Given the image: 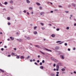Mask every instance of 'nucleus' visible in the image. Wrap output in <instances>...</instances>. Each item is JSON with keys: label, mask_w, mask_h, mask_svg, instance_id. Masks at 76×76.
<instances>
[{"label": "nucleus", "mask_w": 76, "mask_h": 76, "mask_svg": "<svg viewBox=\"0 0 76 76\" xmlns=\"http://www.w3.org/2000/svg\"><path fill=\"white\" fill-rule=\"evenodd\" d=\"M10 39H11V41H13L14 40V39H15L14 38L12 37H10Z\"/></svg>", "instance_id": "f257e3e1"}, {"label": "nucleus", "mask_w": 76, "mask_h": 76, "mask_svg": "<svg viewBox=\"0 0 76 76\" xmlns=\"http://www.w3.org/2000/svg\"><path fill=\"white\" fill-rule=\"evenodd\" d=\"M45 50L48 51H50V52H51L52 51L51 50H49L47 48H45Z\"/></svg>", "instance_id": "f03ea898"}, {"label": "nucleus", "mask_w": 76, "mask_h": 76, "mask_svg": "<svg viewBox=\"0 0 76 76\" xmlns=\"http://www.w3.org/2000/svg\"><path fill=\"white\" fill-rule=\"evenodd\" d=\"M35 46L36 47H37V48H40V46L38 45H36Z\"/></svg>", "instance_id": "7ed1b4c3"}, {"label": "nucleus", "mask_w": 76, "mask_h": 76, "mask_svg": "<svg viewBox=\"0 0 76 76\" xmlns=\"http://www.w3.org/2000/svg\"><path fill=\"white\" fill-rule=\"evenodd\" d=\"M0 71H1V72H2V73H4V70L0 69Z\"/></svg>", "instance_id": "20e7f679"}, {"label": "nucleus", "mask_w": 76, "mask_h": 76, "mask_svg": "<svg viewBox=\"0 0 76 76\" xmlns=\"http://www.w3.org/2000/svg\"><path fill=\"white\" fill-rule=\"evenodd\" d=\"M27 39H28V40H30V39H31V38L29 37H28L27 38Z\"/></svg>", "instance_id": "39448f33"}, {"label": "nucleus", "mask_w": 76, "mask_h": 76, "mask_svg": "<svg viewBox=\"0 0 76 76\" xmlns=\"http://www.w3.org/2000/svg\"><path fill=\"white\" fill-rule=\"evenodd\" d=\"M40 53H42V54H43L44 55H45V53H44L42 51H40Z\"/></svg>", "instance_id": "423d86ee"}, {"label": "nucleus", "mask_w": 76, "mask_h": 76, "mask_svg": "<svg viewBox=\"0 0 76 76\" xmlns=\"http://www.w3.org/2000/svg\"><path fill=\"white\" fill-rule=\"evenodd\" d=\"M55 36H56L55 35V34H52L51 36L52 37H53V38H54V37H55Z\"/></svg>", "instance_id": "0eeeda50"}, {"label": "nucleus", "mask_w": 76, "mask_h": 76, "mask_svg": "<svg viewBox=\"0 0 76 76\" xmlns=\"http://www.w3.org/2000/svg\"><path fill=\"white\" fill-rule=\"evenodd\" d=\"M36 4H37L38 6H39V5H41V4H39V3H38V2H37L36 3Z\"/></svg>", "instance_id": "6e6552de"}, {"label": "nucleus", "mask_w": 76, "mask_h": 76, "mask_svg": "<svg viewBox=\"0 0 76 76\" xmlns=\"http://www.w3.org/2000/svg\"><path fill=\"white\" fill-rule=\"evenodd\" d=\"M26 2L27 3H30V1H29L28 0H27Z\"/></svg>", "instance_id": "1a4fd4ad"}, {"label": "nucleus", "mask_w": 76, "mask_h": 76, "mask_svg": "<svg viewBox=\"0 0 76 76\" xmlns=\"http://www.w3.org/2000/svg\"><path fill=\"white\" fill-rule=\"evenodd\" d=\"M20 58L22 59H23V58H24V57H23V56H21L20 57Z\"/></svg>", "instance_id": "9d476101"}, {"label": "nucleus", "mask_w": 76, "mask_h": 76, "mask_svg": "<svg viewBox=\"0 0 76 76\" xmlns=\"http://www.w3.org/2000/svg\"><path fill=\"white\" fill-rule=\"evenodd\" d=\"M40 69H43L44 67H43V66H41L40 67Z\"/></svg>", "instance_id": "9b49d317"}, {"label": "nucleus", "mask_w": 76, "mask_h": 76, "mask_svg": "<svg viewBox=\"0 0 76 76\" xmlns=\"http://www.w3.org/2000/svg\"><path fill=\"white\" fill-rule=\"evenodd\" d=\"M43 14H44V12H41L40 15H42Z\"/></svg>", "instance_id": "f8f14e48"}, {"label": "nucleus", "mask_w": 76, "mask_h": 76, "mask_svg": "<svg viewBox=\"0 0 76 76\" xmlns=\"http://www.w3.org/2000/svg\"><path fill=\"white\" fill-rule=\"evenodd\" d=\"M34 34L36 35V34H37V32L35 31L34 32Z\"/></svg>", "instance_id": "ddd939ff"}, {"label": "nucleus", "mask_w": 76, "mask_h": 76, "mask_svg": "<svg viewBox=\"0 0 76 76\" xmlns=\"http://www.w3.org/2000/svg\"><path fill=\"white\" fill-rule=\"evenodd\" d=\"M56 67L57 69H59V66H58V65H57Z\"/></svg>", "instance_id": "4468645a"}, {"label": "nucleus", "mask_w": 76, "mask_h": 76, "mask_svg": "<svg viewBox=\"0 0 76 76\" xmlns=\"http://www.w3.org/2000/svg\"><path fill=\"white\" fill-rule=\"evenodd\" d=\"M11 55H12V56H15V54L14 53L12 52V53Z\"/></svg>", "instance_id": "2eb2a0df"}, {"label": "nucleus", "mask_w": 76, "mask_h": 76, "mask_svg": "<svg viewBox=\"0 0 76 76\" xmlns=\"http://www.w3.org/2000/svg\"><path fill=\"white\" fill-rule=\"evenodd\" d=\"M54 61L56 62H58V61L55 59Z\"/></svg>", "instance_id": "dca6fc26"}, {"label": "nucleus", "mask_w": 76, "mask_h": 76, "mask_svg": "<svg viewBox=\"0 0 76 76\" xmlns=\"http://www.w3.org/2000/svg\"><path fill=\"white\" fill-rule=\"evenodd\" d=\"M17 40H18V41H19L20 42H21V41H22V40L20 39H17Z\"/></svg>", "instance_id": "f3484780"}, {"label": "nucleus", "mask_w": 76, "mask_h": 76, "mask_svg": "<svg viewBox=\"0 0 76 76\" xmlns=\"http://www.w3.org/2000/svg\"><path fill=\"white\" fill-rule=\"evenodd\" d=\"M51 59L52 60H53V61H54V60L55 59H54V58H52V57H51Z\"/></svg>", "instance_id": "a211bd4d"}, {"label": "nucleus", "mask_w": 76, "mask_h": 76, "mask_svg": "<svg viewBox=\"0 0 76 76\" xmlns=\"http://www.w3.org/2000/svg\"><path fill=\"white\" fill-rule=\"evenodd\" d=\"M61 70L62 71H64V70H65V69H61Z\"/></svg>", "instance_id": "6ab92c4d"}, {"label": "nucleus", "mask_w": 76, "mask_h": 76, "mask_svg": "<svg viewBox=\"0 0 76 76\" xmlns=\"http://www.w3.org/2000/svg\"><path fill=\"white\" fill-rule=\"evenodd\" d=\"M7 19L8 20H10V17H8L7 18Z\"/></svg>", "instance_id": "aec40b11"}, {"label": "nucleus", "mask_w": 76, "mask_h": 76, "mask_svg": "<svg viewBox=\"0 0 76 76\" xmlns=\"http://www.w3.org/2000/svg\"><path fill=\"white\" fill-rule=\"evenodd\" d=\"M4 4L5 5L7 4V2H4Z\"/></svg>", "instance_id": "412c9836"}, {"label": "nucleus", "mask_w": 76, "mask_h": 76, "mask_svg": "<svg viewBox=\"0 0 76 76\" xmlns=\"http://www.w3.org/2000/svg\"><path fill=\"white\" fill-rule=\"evenodd\" d=\"M29 10H32V7H29Z\"/></svg>", "instance_id": "4be33fe9"}, {"label": "nucleus", "mask_w": 76, "mask_h": 76, "mask_svg": "<svg viewBox=\"0 0 76 76\" xmlns=\"http://www.w3.org/2000/svg\"><path fill=\"white\" fill-rule=\"evenodd\" d=\"M29 58H30V56H28L27 58V59H29Z\"/></svg>", "instance_id": "5701e85b"}, {"label": "nucleus", "mask_w": 76, "mask_h": 76, "mask_svg": "<svg viewBox=\"0 0 76 76\" xmlns=\"http://www.w3.org/2000/svg\"><path fill=\"white\" fill-rule=\"evenodd\" d=\"M7 57H11V55H9L7 56Z\"/></svg>", "instance_id": "b1692460"}, {"label": "nucleus", "mask_w": 76, "mask_h": 76, "mask_svg": "<svg viewBox=\"0 0 76 76\" xmlns=\"http://www.w3.org/2000/svg\"><path fill=\"white\" fill-rule=\"evenodd\" d=\"M17 58L19 59V56H17Z\"/></svg>", "instance_id": "393cba45"}, {"label": "nucleus", "mask_w": 76, "mask_h": 76, "mask_svg": "<svg viewBox=\"0 0 76 76\" xmlns=\"http://www.w3.org/2000/svg\"><path fill=\"white\" fill-rule=\"evenodd\" d=\"M10 3H13V1H11L10 2Z\"/></svg>", "instance_id": "a878e982"}, {"label": "nucleus", "mask_w": 76, "mask_h": 76, "mask_svg": "<svg viewBox=\"0 0 76 76\" xmlns=\"http://www.w3.org/2000/svg\"><path fill=\"white\" fill-rule=\"evenodd\" d=\"M72 5L73 6H74V7H75V6L76 5H75V4H72Z\"/></svg>", "instance_id": "bb28decb"}, {"label": "nucleus", "mask_w": 76, "mask_h": 76, "mask_svg": "<svg viewBox=\"0 0 76 76\" xmlns=\"http://www.w3.org/2000/svg\"><path fill=\"white\" fill-rule=\"evenodd\" d=\"M51 76H54V74H51Z\"/></svg>", "instance_id": "cd10ccee"}, {"label": "nucleus", "mask_w": 76, "mask_h": 76, "mask_svg": "<svg viewBox=\"0 0 76 76\" xmlns=\"http://www.w3.org/2000/svg\"><path fill=\"white\" fill-rule=\"evenodd\" d=\"M42 30H44V29H45V28L44 27H42Z\"/></svg>", "instance_id": "c85d7f7f"}, {"label": "nucleus", "mask_w": 76, "mask_h": 76, "mask_svg": "<svg viewBox=\"0 0 76 76\" xmlns=\"http://www.w3.org/2000/svg\"><path fill=\"white\" fill-rule=\"evenodd\" d=\"M24 13H26V11L24 10L23 11Z\"/></svg>", "instance_id": "c756f323"}, {"label": "nucleus", "mask_w": 76, "mask_h": 76, "mask_svg": "<svg viewBox=\"0 0 76 76\" xmlns=\"http://www.w3.org/2000/svg\"><path fill=\"white\" fill-rule=\"evenodd\" d=\"M58 42H61L60 41H58L56 43H58Z\"/></svg>", "instance_id": "7c9ffc66"}, {"label": "nucleus", "mask_w": 76, "mask_h": 76, "mask_svg": "<svg viewBox=\"0 0 76 76\" xmlns=\"http://www.w3.org/2000/svg\"><path fill=\"white\" fill-rule=\"evenodd\" d=\"M59 30H60V29H59V28H57L56 29V31H59Z\"/></svg>", "instance_id": "2f4dec72"}, {"label": "nucleus", "mask_w": 76, "mask_h": 76, "mask_svg": "<svg viewBox=\"0 0 76 76\" xmlns=\"http://www.w3.org/2000/svg\"><path fill=\"white\" fill-rule=\"evenodd\" d=\"M42 63H45V61L44 60L42 61Z\"/></svg>", "instance_id": "473e14b6"}, {"label": "nucleus", "mask_w": 76, "mask_h": 76, "mask_svg": "<svg viewBox=\"0 0 76 76\" xmlns=\"http://www.w3.org/2000/svg\"><path fill=\"white\" fill-rule=\"evenodd\" d=\"M65 46H67V44L66 43H65Z\"/></svg>", "instance_id": "72a5a7b5"}, {"label": "nucleus", "mask_w": 76, "mask_h": 76, "mask_svg": "<svg viewBox=\"0 0 76 76\" xmlns=\"http://www.w3.org/2000/svg\"><path fill=\"white\" fill-rule=\"evenodd\" d=\"M34 29H37V26H36L34 28Z\"/></svg>", "instance_id": "f704fd0d"}, {"label": "nucleus", "mask_w": 76, "mask_h": 76, "mask_svg": "<svg viewBox=\"0 0 76 76\" xmlns=\"http://www.w3.org/2000/svg\"><path fill=\"white\" fill-rule=\"evenodd\" d=\"M8 25H10V23H8Z\"/></svg>", "instance_id": "c9c22d12"}, {"label": "nucleus", "mask_w": 76, "mask_h": 76, "mask_svg": "<svg viewBox=\"0 0 76 76\" xmlns=\"http://www.w3.org/2000/svg\"><path fill=\"white\" fill-rule=\"evenodd\" d=\"M40 24L41 25H44V24H43V23H41Z\"/></svg>", "instance_id": "e433bc0d"}, {"label": "nucleus", "mask_w": 76, "mask_h": 76, "mask_svg": "<svg viewBox=\"0 0 76 76\" xmlns=\"http://www.w3.org/2000/svg\"><path fill=\"white\" fill-rule=\"evenodd\" d=\"M42 62H41L40 63V66H42Z\"/></svg>", "instance_id": "4c0bfd02"}, {"label": "nucleus", "mask_w": 76, "mask_h": 76, "mask_svg": "<svg viewBox=\"0 0 76 76\" xmlns=\"http://www.w3.org/2000/svg\"><path fill=\"white\" fill-rule=\"evenodd\" d=\"M1 51H3V50H4V49L3 48H2L1 49Z\"/></svg>", "instance_id": "58836bf2"}, {"label": "nucleus", "mask_w": 76, "mask_h": 76, "mask_svg": "<svg viewBox=\"0 0 76 76\" xmlns=\"http://www.w3.org/2000/svg\"><path fill=\"white\" fill-rule=\"evenodd\" d=\"M66 29H69V27H67V28H66Z\"/></svg>", "instance_id": "ea45409f"}, {"label": "nucleus", "mask_w": 76, "mask_h": 76, "mask_svg": "<svg viewBox=\"0 0 76 76\" xmlns=\"http://www.w3.org/2000/svg\"><path fill=\"white\" fill-rule=\"evenodd\" d=\"M34 64H36V65H38V64L36 62H35Z\"/></svg>", "instance_id": "a19ab883"}, {"label": "nucleus", "mask_w": 76, "mask_h": 76, "mask_svg": "<svg viewBox=\"0 0 76 76\" xmlns=\"http://www.w3.org/2000/svg\"><path fill=\"white\" fill-rule=\"evenodd\" d=\"M37 63H39V60H38L37 61Z\"/></svg>", "instance_id": "79ce46f5"}, {"label": "nucleus", "mask_w": 76, "mask_h": 76, "mask_svg": "<svg viewBox=\"0 0 76 76\" xmlns=\"http://www.w3.org/2000/svg\"><path fill=\"white\" fill-rule=\"evenodd\" d=\"M0 6H3V5L1 4L0 3Z\"/></svg>", "instance_id": "37998d69"}, {"label": "nucleus", "mask_w": 76, "mask_h": 76, "mask_svg": "<svg viewBox=\"0 0 76 76\" xmlns=\"http://www.w3.org/2000/svg\"><path fill=\"white\" fill-rule=\"evenodd\" d=\"M62 58H64V56H62Z\"/></svg>", "instance_id": "c03bdc74"}, {"label": "nucleus", "mask_w": 76, "mask_h": 76, "mask_svg": "<svg viewBox=\"0 0 76 76\" xmlns=\"http://www.w3.org/2000/svg\"><path fill=\"white\" fill-rule=\"evenodd\" d=\"M39 9H40V10L42 9V7H39Z\"/></svg>", "instance_id": "a18cd8bd"}, {"label": "nucleus", "mask_w": 76, "mask_h": 76, "mask_svg": "<svg viewBox=\"0 0 76 76\" xmlns=\"http://www.w3.org/2000/svg\"><path fill=\"white\" fill-rule=\"evenodd\" d=\"M30 62H32V60L31 59L30 60Z\"/></svg>", "instance_id": "49530a36"}, {"label": "nucleus", "mask_w": 76, "mask_h": 76, "mask_svg": "<svg viewBox=\"0 0 76 76\" xmlns=\"http://www.w3.org/2000/svg\"><path fill=\"white\" fill-rule=\"evenodd\" d=\"M65 12L66 13H69V12L68 11H66Z\"/></svg>", "instance_id": "de8ad7c7"}, {"label": "nucleus", "mask_w": 76, "mask_h": 76, "mask_svg": "<svg viewBox=\"0 0 76 76\" xmlns=\"http://www.w3.org/2000/svg\"><path fill=\"white\" fill-rule=\"evenodd\" d=\"M53 70H54V71H56V69H53Z\"/></svg>", "instance_id": "09e8293b"}, {"label": "nucleus", "mask_w": 76, "mask_h": 76, "mask_svg": "<svg viewBox=\"0 0 76 76\" xmlns=\"http://www.w3.org/2000/svg\"><path fill=\"white\" fill-rule=\"evenodd\" d=\"M68 50L69 51H70V49H69V48H68Z\"/></svg>", "instance_id": "8fccbe9b"}, {"label": "nucleus", "mask_w": 76, "mask_h": 76, "mask_svg": "<svg viewBox=\"0 0 76 76\" xmlns=\"http://www.w3.org/2000/svg\"><path fill=\"white\" fill-rule=\"evenodd\" d=\"M53 66H54V67H55V66H56V64H54Z\"/></svg>", "instance_id": "3c124183"}, {"label": "nucleus", "mask_w": 76, "mask_h": 76, "mask_svg": "<svg viewBox=\"0 0 76 76\" xmlns=\"http://www.w3.org/2000/svg\"><path fill=\"white\" fill-rule=\"evenodd\" d=\"M38 58H39L40 57V56L39 55L38 56Z\"/></svg>", "instance_id": "603ef678"}, {"label": "nucleus", "mask_w": 76, "mask_h": 76, "mask_svg": "<svg viewBox=\"0 0 76 76\" xmlns=\"http://www.w3.org/2000/svg\"><path fill=\"white\" fill-rule=\"evenodd\" d=\"M56 73H57V74H59V72H56Z\"/></svg>", "instance_id": "864d4df0"}, {"label": "nucleus", "mask_w": 76, "mask_h": 76, "mask_svg": "<svg viewBox=\"0 0 76 76\" xmlns=\"http://www.w3.org/2000/svg\"><path fill=\"white\" fill-rule=\"evenodd\" d=\"M27 15H29V12H27Z\"/></svg>", "instance_id": "5fc2aeb1"}, {"label": "nucleus", "mask_w": 76, "mask_h": 76, "mask_svg": "<svg viewBox=\"0 0 76 76\" xmlns=\"http://www.w3.org/2000/svg\"><path fill=\"white\" fill-rule=\"evenodd\" d=\"M50 12H51V13H53V11H50Z\"/></svg>", "instance_id": "6e6d98bb"}, {"label": "nucleus", "mask_w": 76, "mask_h": 76, "mask_svg": "<svg viewBox=\"0 0 76 76\" xmlns=\"http://www.w3.org/2000/svg\"><path fill=\"white\" fill-rule=\"evenodd\" d=\"M74 73H75V74H76V72H75V71H74Z\"/></svg>", "instance_id": "4d7b16f0"}, {"label": "nucleus", "mask_w": 76, "mask_h": 76, "mask_svg": "<svg viewBox=\"0 0 76 76\" xmlns=\"http://www.w3.org/2000/svg\"><path fill=\"white\" fill-rule=\"evenodd\" d=\"M14 50H15V51H16V48H15L14 49Z\"/></svg>", "instance_id": "13d9d810"}, {"label": "nucleus", "mask_w": 76, "mask_h": 76, "mask_svg": "<svg viewBox=\"0 0 76 76\" xmlns=\"http://www.w3.org/2000/svg\"><path fill=\"white\" fill-rule=\"evenodd\" d=\"M74 26H76V23H75V24H74Z\"/></svg>", "instance_id": "bf43d9fd"}, {"label": "nucleus", "mask_w": 76, "mask_h": 76, "mask_svg": "<svg viewBox=\"0 0 76 76\" xmlns=\"http://www.w3.org/2000/svg\"><path fill=\"white\" fill-rule=\"evenodd\" d=\"M49 25H50V26H51L52 25H51V24H49Z\"/></svg>", "instance_id": "052dcab7"}, {"label": "nucleus", "mask_w": 76, "mask_h": 76, "mask_svg": "<svg viewBox=\"0 0 76 76\" xmlns=\"http://www.w3.org/2000/svg\"><path fill=\"white\" fill-rule=\"evenodd\" d=\"M56 71H58V69H56Z\"/></svg>", "instance_id": "680f3d73"}, {"label": "nucleus", "mask_w": 76, "mask_h": 76, "mask_svg": "<svg viewBox=\"0 0 76 76\" xmlns=\"http://www.w3.org/2000/svg\"><path fill=\"white\" fill-rule=\"evenodd\" d=\"M75 50V48H73V50Z\"/></svg>", "instance_id": "e2e57ef3"}, {"label": "nucleus", "mask_w": 76, "mask_h": 76, "mask_svg": "<svg viewBox=\"0 0 76 76\" xmlns=\"http://www.w3.org/2000/svg\"><path fill=\"white\" fill-rule=\"evenodd\" d=\"M8 41H10V39H7Z\"/></svg>", "instance_id": "0e129e2a"}, {"label": "nucleus", "mask_w": 76, "mask_h": 76, "mask_svg": "<svg viewBox=\"0 0 76 76\" xmlns=\"http://www.w3.org/2000/svg\"><path fill=\"white\" fill-rule=\"evenodd\" d=\"M4 48H7V46H4Z\"/></svg>", "instance_id": "69168bd1"}, {"label": "nucleus", "mask_w": 76, "mask_h": 76, "mask_svg": "<svg viewBox=\"0 0 76 76\" xmlns=\"http://www.w3.org/2000/svg\"><path fill=\"white\" fill-rule=\"evenodd\" d=\"M50 3L51 4L53 5V3L51 2H50Z\"/></svg>", "instance_id": "338daca9"}, {"label": "nucleus", "mask_w": 76, "mask_h": 76, "mask_svg": "<svg viewBox=\"0 0 76 76\" xmlns=\"http://www.w3.org/2000/svg\"><path fill=\"white\" fill-rule=\"evenodd\" d=\"M56 76H59L58 74H56Z\"/></svg>", "instance_id": "774afa93"}]
</instances>
